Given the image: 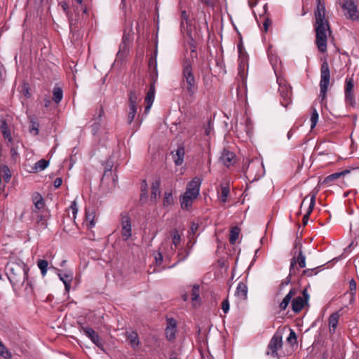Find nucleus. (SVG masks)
Segmentation results:
<instances>
[{"label": "nucleus", "instance_id": "f257e3e1", "mask_svg": "<svg viewBox=\"0 0 359 359\" xmlns=\"http://www.w3.org/2000/svg\"><path fill=\"white\" fill-rule=\"evenodd\" d=\"M318 4L315 11L316 44L318 50L323 53L327 50V34L330 30L328 21L325 19V7L320 0H317Z\"/></svg>", "mask_w": 359, "mask_h": 359}, {"label": "nucleus", "instance_id": "f03ea898", "mask_svg": "<svg viewBox=\"0 0 359 359\" xmlns=\"http://www.w3.org/2000/svg\"><path fill=\"white\" fill-rule=\"evenodd\" d=\"M197 54L194 49L191 50V58H186L182 64V84L186 88L187 93L193 97L197 91V85L193 73V58L196 57Z\"/></svg>", "mask_w": 359, "mask_h": 359}, {"label": "nucleus", "instance_id": "7ed1b4c3", "mask_svg": "<svg viewBox=\"0 0 359 359\" xmlns=\"http://www.w3.org/2000/svg\"><path fill=\"white\" fill-rule=\"evenodd\" d=\"M330 72L328 63L324 61L320 67V95L323 102L327 92L328 86L330 84Z\"/></svg>", "mask_w": 359, "mask_h": 359}, {"label": "nucleus", "instance_id": "20e7f679", "mask_svg": "<svg viewBox=\"0 0 359 359\" xmlns=\"http://www.w3.org/2000/svg\"><path fill=\"white\" fill-rule=\"evenodd\" d=\"M277 82L279 86L278 92L280 95V103L283 107H287L291 103V87L283 77L278 76Z\"/></svg>", "mask_w": 359, "mask_h": 359}, {"label": "nucleus", "instance_id": "39448f33", "mask_svg": "<svg viewBox=\"0 0 359 359\" xmlns=\"http://www.w3.org/2000/svg\"><path fill=\"white\" fill-rule=\"evenodd\" d=\"M7 276L11 283L13 290L16 293L20 294V290H18V283L20 282L21 278V267L19 264H11L7 268Z\"/></svg>", "mask_w": 359, "mask_h": 359}, {"label": "nucleus", "instance_id": "423d86ee", "mask_svg": "<svg viewBox=\"0 0 359 359\" xmlns=\"http://www.w3.org/2000/svg\"><path fill=\"white\" fill-rule=\"evenodd\" d=\"M342 8L346 11V16L353 20H359V11L355 4V0H344Z\"/></svg>", "mask_w": 359, "mask_h": 359}, {"label": "nucleus", "instance_id": "0eeeda50", "mask_svg": "<svg viewBox=\"0 0 359 359\" xmlns=\"http://www.w3.org/2000/svg\"><path fill=\"white\" fill-rule=\"evenodd\" d=\"M121 235L124 241L128 240L132 236L131 220L126 213L121 215Z\"/></svg>", "mask_w": 359, "mask_h": 359}, {"label": "nucleus", "instance_id": "6e6552de", "mask_svg": "<svg viewBox=\"0 0 359 359\" xmlns=\"http://www.w3.org/2000/svg\"><path fill=\"white\" fill-rule=\"evenodd\" d=\"M282 336L279 334H275L268 345L267 355L274 358L278 357V350L282 347Z\"/></svg>", "mask_w": 359, "mask_h": 359}, {"label": "nucleus", "instance_id": "1a4fd4ad", "mask_svg": "<svg viewBox=\"0 0 359 359\" xmlns=\"http://www.w3.org/2000/svg\"><path fill=\"white\" fill-rule=\"evenodd\" d=\"M81 330L83 333L91 340V341L95 344L98 348L103 350V343L99 335L95 331L90 327L81 326Z\"/></svg>", "mask_w": 359, "mask_h": 359}, {"label": "nucleus", "instance_id": "9d476101", "mask_svg": "<svg viewBox=\"0 0 359 359\" xmlns=\"http://www.w3.org/2000/svg\"><path fill=\"white\" fill-rule=\"evenodd\" d=\"M345 86V100L346 102L353 105L355 103V97L353 94L354 83L353 78H346Z\"/></svg>", "mask_w": 359, "mask_h": 359}, {"label": "nucleus", "instance_id": "9b49d317", "mask_svg": "<svg viewBox=\"0 0 359 359\" xmlns=\"http://www.w3.org/2000/svg\"><path fill=\"white\" fill-rule=\"evenodd\" d=\"M309 294L306 290L303 292V297L299 296L293 299L292 302V309L294 313H299L302 311L304 304L308 301Z\"/></svg>", "mask_w": 359, "mask_h": 359}, {"label": "nucleus", "instance_id": "f8f14e48", "mask_svg": "<svg viewBox=\"0 0 359 359\" xmlns=\"http://www.w3.org/2000/svg\"><path fill=\"white\" fill-rule=\"evenodd\" d=\"M201 182L202 180L200 177H194L188 183L186 191L190 193L191 195H194V196H198L199 195Z\"/></svg>", "mask_w": 359, "mask_h": 359}, {"label": "nucleus", "instance_id": "ddd939ff", "mask_svg": "<svg viewBox=\"0 0 359 359\" xmlns=\"http://www.w3.org/2000/svg\"><path fill=\"white\" fill-rule=\"evenodd\" d=\"M27 130L32 136H36L39 133V118L35 116H28Z\"/></svg>", "mask_w": 359, "mask_h": 359}, {"label": "nucleus", "instance_id": "4468645a", "mask_svg": "<svg viewBox=\"0 0 359 359\" xmlns=\"http://www.w3.org/2000/svg\"><path fill=\"white\" fill-rule=\"evenodd\" d=\"M198 196H194V195H191L190 193L185 191L184 194L180 197L182 208L189 209L192 205L194 200Z\"/></svg>", "mask_w": 359, "mask_h": 359}, {"label": "nucleus", "instance_id": "2eb2a0df", "mask_svg": "<svg viewBox=\"0 0 359 359\" xmlns=\"http://www.w3.org/2000/svg\"><path fill=\"white\" fill-rule=\"evenodd\" d=\"M185 155L184 147H179L175 151L172 152V159L175 164L177 166L182 165L184 163V158Z\"/></svg>", "mask_w": 359, "mask_h": 359}, {"label": "nucleus", "instance_id": "dca6fc26", "mask_svg": "<svg viewBox=\"0 0 359 359\" xmlns=\"http://www.w3.org/2000/svg\"><path fill=\"white\" fill-rule=\"evenodd\" d=\"M176 322L173 319L168 320V325L165 329V335L168 340L171 341L175 338L176 334Z\"/></svg>", "mask_w": 359, "mask_h": 359}, {"label": "nucleus", "instance_id": "f3484780", "mask_svg": "<svg viewBox=\"0 0 359 359\" xmlns=\"http://www.w3.org/2000/svg\"><path fill=\"white\" fill-rule=\"evenodd\" d=\"M297 263L299 264L300 268H304L306 266V257L303 255L302 251H299L297 259H296L294 257L291 259L290 266V274H292Z\"/></svg>", "mask_w": 359, "mask_h": 359}, {"label": "nucleus", "instance_id": "a211bd4d", "mask_svg": "<svg viewBox=\"0 0 359 359\" xmlns=\"http://www.w3.org/2000/svg\"><path fill=\"white\" fill-rule=\"evenodd\" d=\"M234 158L235 154L233 152L224 149L220 156V161L224 165L229 167L233 165Z\"/></svg>", "mask_w": 359, "mask_h": 359}, {"label": "nucleus", "instance_id": "6ab92c4d", "mask_svg": "<svg viewBox=\"0 0 359 359\" xmlns=\"http://www.w3.org/2000/svg\"><path fill=\"white\" fill-rule=\"evenodd\" d=\"M235 295L241 300H245L248 297V287L243 283L239 282L236 290Z\"/></svg>", "mask_w": 359, "mask_h": 359}, {"label": "nucleus", "instance_id": "aec40b11", "mask_svg": "<svg viewBox=\"0 0 359 359\" xmlns=\"http://www.w3.org/2000/svg\"><path fill=\"white\" fill-rule=\"evenodd\" d=\"M142 100L141 91L138 89H133L129 93V105L137 106Z\"/></svg>", "mask_w": 359, "mask_h": 359}, {"label": "nucleus", "instance_id": "412c9836", "mask_svg": "<svg viewBox=\"0 0 359 359\" xmlns=\"http://www.w3.org/2000/svg\"><path fill=\"white\" fill-rule=\"evenodd\" d=\"M49 165V161L45 159H41L37 161L34 166L31 168V170L26 169L29 172H36L39 170H43Z\"/></svg>", "mask_w": 359, "mask_h": 359}, {"label": "nucleus", "instance_id": "4be33fe9", "mask_svg": "<svg viewBox=\"0 0 359 359\" xmlns=\"http://www.w3.org/2000/svg\"><path fill=\"white\" fill-rule=\"evenodd\" d=\"M32 200L36 209L41 210L44 208L45 203L40 194L37 192L34 193L32 196Z\"/></svg>", "mask_w": 359, "mask_h": 359}, {"label": "nucleus", "instance_id": "5701e85b", "mask_svg": "<svg viewBox=\"0 0 359 359\" xmlns=\"http://www.w3.org/2000/svg\"><path fill=\"white\" fill-rule=\"evenodd\" d=\"M11 177V171L7 165H0V182L4 180L6 183L8 182Z\"/></svg>", "mask_w": 359, "mask_h": 359}, {"label": "nucleus", "instance_id": "b1692460", "mask_svg": "<svg viewBox=\"0 0 359 359\" xmlns=\"http://www.w3.org/2000/svg\"><path fill=\"white\" fill-rule=\"evenodd\" d=\"M0 130L3 134L4 137L5 139H8L9 141H11V134L8 129V124L6 121L3 118H0Z\"/></svg>", "mask_w": 359, "mask_h": 359}, {"label": "nucleus", "instance_id": "393cba45", "mask_svg": "<svg viewBox=\"0 0 359 359\" xmlns=\"http://www.w3.org/2000/svg\"><path fill=\"white\" fill-rule=\"evenodd\" d=\"M160 186H161V181L160 180H156L155 182L152 183L151 185V199H156L158 196H160L161 191H160Z\"/></svg>", "mask_w": 359, "mask_h": 359}, {"label": "nucleus", "instance_id": "a878e982", "mask_svg": "<svg viewBox=\"0 0 359 359\" xmlns=\"http://www.w3.org/2000/svg\"><path fill=\"white\" fill-rule=\"evenodd\" d=\"M295 294V291L294 290H290V292L286 294L283 301L280 304V308L281 310H285L287 307L290 302L291 301L292 297Z\"/></svg>", "mask_w": 359, "mask_h": 359}, {"label": "nucleus", "instance_id": "bb28decb", "mask_svg": "<svg viewBox=\"0 0 359 359\" xmlns=\"http://www.w3.org/2000/svg\"><path fill=\"white\" fill-rule=\"evenodd\" d=\"M63 92L62 90L57 86H55L53 91V100L55 103H59L62 100Z\"/></svg>", "mask_w": 359, "mask_h": 359}, {"label": "nucleus", "instance_id": "cd10ccee", "mask_svg": "<svg viewBox=\"0 0 359 359\" xmlns=\"http://www.w3.org/2000/svg\"><path fill=\"white\" fill-rule=\"evenodd\" d=\"M170 236L172 237V245L177 248L181 241L180 236L178 233V231L176 229H174L170 231Z\"/></svg>", "mask_w": 359, "mask_h": 359}, {"label": "nucleus", "instance_id": "c85d7f7f", "mask_svg": "<svg viewBox=\"0 0 359 359\" xmlns=\"http://www.w3.org/2000/svg\"><path fill=\"white\" fill-rule=\"evenodd\" d=\"M239 233L240 229L238 226L231 228L229 235V242L231 244H234L236 242Z\"/></svg>", "mask_w": 359, "mask_h": 359}, {"label": "nucleus", "instance_id": "c756f323", "mask_svg": "<svg viewBox=\"0 0 359 359\" xmlns=\"http://www.w3.org/2000/svg\"><path fill=\"white\" fill-rule=\"evenodd\" d=\"M339 317L338 313H334L329 318V325L330 328H332L333 331H334L337 327Z\"/></svg>", "mask_w": 359, "mask_h": 359}, {"label": "nucleus", "instance_id": "7c9ffc66", "mask_svg": "<svg viewBox=\"0 0 359 359\" xmlns=\"http://www.w3.org/2000/svg\"><path fill=\"white\" fill-rule=\"evenodd\" d=\"M37 266L41 271V275L44 277L47 273L48 262L45 259H39L37 261Z\"/></svg>", "mask_w": 359, "mask_h": 359}, {"label": "nucleus", "instance_id": "2f4dec72", "mask_svg": "<svg viewBox=\"0 0 359 359\" xmlns=\"http://www.w3.org/2000/svg\"><path fill=\"white\" fill-rule=\"evenodd\" d=\"M95 212L94 211H86V222L88 223V228H92L95 225V222H94V220H95Z\"/></svg>", "mask_w": 359, "mask_h": 359}, {"label": "nucleus", "instance_id": "473e14b6", "mask_svg": "<svg viewBox=\"0 0 359 359\" xmlns=\"http://www.w3.org/2000/svg\"><path fill=\"white\" fill-rule=\"evenodd\" d=\"M229 188L227 186L221 185V194L219 195V200L223 203L227 201L228 196L229 194Z\"/></svg>", "mask_w": 359, "mask_h": 359}, {"label": "nucleus", "instance_id": "72a5a7b5", "mask_svg": "<svg viewBox=\"0 0 359 359\" xmlns=\"http://www.w3.org/2000/svg\"><path fill=\"white\" fill-rule=\"evenodd\" d=\"M137 107L135 105H129V112L127 117V121L128 124H130L136 115Z\"/></svg>", "mask_w": 359, "mask_h": 359}, {"label": "nucleus", "instance_id": "f704fd0d", "mask_svg": "<svg viewBox=\"0 0 359 359\" xmlns=\"http://www.w3.org/2000/svg\"><path fill=\"white\" fill-rule=\"evenodd\" d=\"M154 95H155V88L154 86H151L149 90H148L146 97L145 102L147 104H152L154 100Z\"/></svg>", "mask_w": 359, "mask_h": 359}, {"label": "nucleus", "instance_id": "c9c22d12", "mask_svg": "<svg viewBox=\"0 0 359 359\" xmlns=\"http://www.w3.org/2000/svg\"><path fill=\"white\" fill-rule=\"evenodd\" d=\"M173 204V197L171 192L165 191L163 196V205L170 206Z\"/></svg>", "mask_w": 359, "mask_h": 359}, {"label": "nucleus", "instance_id": "e433bc0d", "mask_svg": "<svg viewBox=\"0 0 359 359\" xmlns=\"http://www.w3.org/2000/svg\"><path fill=\"white\" fill-rule=\"evenodd\" d=\"M310 120L311 122V128L313 129L316 127L318 121V113L316 109L313 107H312V114Z\"/></svg>", "mask_w": 359, "mask_h": 359}, {"label": "nucleus", "instance_id": "4c0bfd02", "mask_svg": "<svg viewBox=\"0 0 359 359\" xmlns=\"http://www.w3.org/2000/svg\"><path fill=\"white\" fill-rule=\"evenodd\" d=\"M129 50V44L127 42L121 43L119 47V50L117 53L118 57H122L128 53Z\"/></svg>", "mask_w": 359, "mask_h": 359}, {"label": "nucleus", "instance_id": "58836bf2", "mask_svg": "<svg viewBox=\"0 0 359 359\" xmlns=\"http://www.w3.org/2000/svg\"><path fill=\"white\" fill-rule=\"evenodd\" d=\"M316 193H313L311 196L309 206L306 213L307 215H310V214L311 213V212L313 210V208H314V205L316 203Z\"/></svg>", "mask_w": 359, "mask_h": 359}, {"label": "nucleus", "instance_id": "ea45409f", "mask_svg": "<svg viewBox=\"0 0 359 359\" xmlns=\"http://www.w3.org/2000/svg\"><path fill=\"white\" fill-rule=\"evenodd\" d=\"M36 222L39 226H41L42 229H45L47 226L46 219L41 215L36 214Z\"/></svg>", "mask_w": 359, "mask_h": 359}, {"label": "nucleus", "instance_id": "a19ab883", "mask_svg": "<svg viewBox=\"0 0 359 359\" xmlns=\"http://www.w3.org/2000/svg\"><path fill=\"white\" fill-rule=\"evenodd\" d=\"M199 298V286L194 285L191 292V299L193 302L197 301Z\"/></svg>", "mask_w": 359, "mask_h": 359}, {"label": "nucleus", "instance_id": "79ce46f5", "mask_svg": "<svg viewBox=\"0 0 359 359\" xmlns=\"http://www.w3.org/2000/svg\"><path fill=\"white\" fill-rule=\"evenodd\" d=\"M128 339L133 346L139 345L140 341L137 333L133 332L132 334H130Z\"/></svg>", "mask_w": 359, "mask_h": 359}, {"label": "nucleus", "instance_id": "37998d69", "mask_svg": "<svg viewBox=\"0 0 359 359\" xmlns=\"http://www.w3.org/2000/svg\"><path fill=\"white\" fill-rule=\"evenodd\" d=\"M287 341L288 343L291 344H297V336L296 333L293 330H290V332L289 336L287 338Z\"/></svg>", "mask_w": 359, "mask_h": 359}, {"label": "nucleus", "instance_id": "c03bdc74", "mask_svg": "<svg viewBox=\"0 0 359 359\" xmlns=\"http://www.w3.org/2000/svg\"><path fill=\"white\" fill-rule=\"evenodd\" d=\"M156 56H157V50H156L154 53V57H151L149 59V66L150 68H154V69H156V67H157Z\"/></svg>", "mask_w": 359, "mask_h": 359}, {"label": "nucleus", "instance_id": "a18cd8bd", "mask_svg": "<svg viewBox=\"0 0 359 359\" xmlns=\"http://www.w3.org/2000/svg\"><path fill=\"white\" fill-rule=\"evenodd\" d=\"M349 171L348 170H345V171H343V172H336V173H334L332 175H330V176H328L326 179L327 181L328 180H334V179H337L338 177H339L341 175H344L346 173H348Z\"/></svg>", "mask_w": 359, "mask_h": 359}, {"label": "nucleus", "instance_id": "49530a36", "mask_svg": "<svg viewBox=\"0 0 359 359\" xmlns=\"http://www.w3.org/2000/svg\"><path fill=\"white\" fill-rule=\"evenodd\" d=\"M188 256H189V252L185 250L181 249L178 253V257H179L178 262L184 261V259H186V258Z\"/></svg>", "mask_w": 359, "mask_h": 359}, {"label": "nucleus", "instance_id": "de8ad7c7", "mask_svg": "<svg viewBox=\"0 0 359 359\" xmlns=\"http://www.w3.org/2000/svg\"><path fill=\"white\" fill-rule=\"evenodd\" d=\"M0 355L3 356L5 358H6L9 355V353L6 349L5 346L2 344V342L1 341H0Z\"/></svg>", "mask_w": 359, "mask_h": 359}, {"label": "nucleus", "instance_id": "09e8293b", "mask_svg": "<svg viewBox=\"0 0 359 359\" xmlns=\"http://www.w3.org/2000/svg\"><path fill=\"white\" fill-rule=\"evenodd\" d=\"M65 277L67 278V279H68V281L65 283L64 285L65 287V290L69 292L71 286V282L72 280V275L65 273Z\"/></svg>", "mask_w": 359, "mask_h": 359}, {"label": "nucleus", "instance_id": "8fccbe9b", "mask_svg": "<svg viewBox=\"0 0 359 359\" xmlns=\"http://www.w3.org/2000/svg\"><path fill=\"white\" fill-rule=\"evenodd\" d=\"M349 288L351 292V295L354 296L356 290V283L353 279H351L349 282Z\"/></svg>", "mask_w": 359, "mask_h": 359}, {"label": "nucleus", "instance_id": "3c124183", "mask_svg": "<svg viewBox=\"0 0 359 359\" xmlns=\"http://www.w3.org/2000/svg\"><path fill=\"white\" fill-rule=\"evenodd\" d=\"M70 208L72 210V213H73V215H74V219H75L76 218V215L78 212V208H77V204H76V201H74L72 202Z\"/></svg>", "mask_w": 359, "mask_h": 359}, {"label": "nucleus", "instance_id": "603ef678", "mask_svg": "<svg viewBox=\"0 0 359 359\" xmlns=\"http://www.w3.org/2000/svg\"><path fill=\"white\" fill-rule=\"evenodd\" d=\"M222 309L224 313H226L229 311V302L228 299H225L223 301L222 304Z\"/></svg>", "mask_w": 359, "mask_h": 359}, {"label": "nucleus", "instance_id": "864d4df0", "mask_svg": "<svg viewBox=\"0 0 359 359\" xmlns=\"http://www.w3.org/2000/svg\"><path fill=\"white\" fill-rule=\"evenodd\" d=\"M141 189H142V191L143 192L142 195L144 196H147V182L146 180H143L142 182V186H141Z\"/></svg>", "mask_w": 359, "mask_h": 359}, {"label": "nucleus", "instance_id": "5fc2aeb1", "mask_svg": "<svg viewBox=\"0 0 359 359\" xmlns=\"http://www.w3.org/2000/svg\"><path fill=\"white\" fill-rule=\"evenodd\" d=\"M62 184V179L61 177H57L55 180L53 185L55 188H59Z\"/></svg>", "mask_w": 359, "mask_h": 359}, {"label": "nucleus", "instance_id": "6e6d98bb", "mask_svg": "<svg viewBox=\"0 0 359 359\" xmlns=\"http://www.w3.org/2000/svg\"><path fill=\"white\" fill-rule=\"evenodd\" d=\"M156 262L157 264H161L163 261V255L161 252H158L157 255L155 257Z\"/></svg>", "mask_w": 359, "mask_h": 359}, {"label": "nucleus", "instance_id": "4d7b16f0", "mask_svg": "<svg viewBox=\"0 0 359 359\" xmlns=\"http://www.w3.org/2000/svg\"><path fill=\"white\" fill-rule=\"evenodd\" d=\"M351 231H355L357 232L359 231V226H358V223L354 222V223H351L350 226Z\"/></svg>", "mask_w": 359, "mask_h": 359}, {"label": "nucleus", "instance_id": "13d9d810", "mask_svg": "<svg viewBox=\"0 0 359 359\" xmlns=\"http://www.w3.org/2000/svg\"><path fill=\"white\" fill-rule=\"evenodd\" d=\"M203 4L208 6H213L215 4V0H201Z\"/></svg>", "mask_w": 359, "mask_h": 359}, {"label": "nucleus", "instance_id": "bf43d9fd", "mask_svg": "<svg viewBox=\"0 0 359 359\" xmlns=\"http://www.w3.org/2000/svg\"><path fill=\"white\" fill-rule=\"evenodd\" d=\"M292 274L290 273L289 276L286 278V279L285 280L282 281V283L280 284L281 287H284L285 285H287L290 283V280H291L290 276Z\"/></svg>", "mask_w": 359, "mask_h": 359}, {"label": "nucleus", "instance_id": "052dcab7", "mask_svg": "<svg viewBox=\"0 0 359 359\" xmlns=\"http://www.w3.org/2000/svg\"><path fill=\"white\" fill-rule=\"evenodd\" d=\"M61 6H62L63 11L66 13V14L68 15L69 14V12H68L69 6H68V4L66 2H62L61 3Z\"/></svg>", "mask_w": 359, "mask_h": 359}, {"label": "nucleus", "instance_id": "680f3d73", "mask_svg": "<svg viewBox=\"0 0 359 359\" xmlns=\"http://www.w3.org/2000/svg\"><path fill=\"white\" fill-rule=\"evenodd\" d=\"M197 229H198V224H195V223H192L191 225V228H190L191 233H195V232L197 231Z\"/></svg>", "mask_w": 359, "mask_h": 359}, {"label": "nucleus", "instance_id": "e2e57ef3", "mask_svg": "<svg viewBox=\"0 0 359 359\" xmlns=\"http://www.w3.org/2000/svg\"><path fill=\"white\" fill-rule=\"evenodd\" d=\"M58 276H59L60 280H62L63 283L68 281V279H67V278L65 277V274L62 275V274L59 273Z\"/></svg>", "mask_w": 359, "mask_h": 359}, {"label": "nucleus", "instance_id": "0e129e2a", "mask_svg": "<svg viewBox=\"0 0 359 359\" xmlns=\"http://www.w3.org/2000/svg\"><path fill=\"white\" fill-rule=\"evenodd\" d=\"M269 25H270V22L268 19H266L264 22V28L265 32H267Z\"/></svg>", "mask_w": 359, "mask_h": 359}, {"label": "nucleus", "instance_id": "69168bd1", "mask_svg": "<svg viewBox=\"0 0 359 359\" xmlns=\"http://www.w3.org/2000/svg\"><path fill=\"white\" fill-rule=\"evenodd\" d=\"M309 215H307L306 214L304 215L303 217V224L306 225L308 222Z\"/></svg>", "mask_w": 359, "mask_h": 359}, {"label": "nucleus", "instance_id": "338daca9", "mask_svg": "<svg viewBox=\"0 0 359 359\" xmlns=\"http://www.w3.org/2000/svg\"><path fill=\"white\" fill-rule=\"evenodd\" d=\"M124 42H127L129 44V37L128 36H126V34H123L121 43H124Z\"/></svg>", "mask_w": 359, "mask_h": 359}, {"label": "nucleus", "instance_id": "774afa93", "mask_svg": "<svg viewBox=\"0 0 359 359\" xmlns=\"http://www.w3.org/2000/svg\"><path fill=\"white\" fill-rule=\"evenodd\" d=\"M11 154L13 157H14L15 156H16L18 154L17 151L15 148H12L11 149Z\"/></svg>", "mask_w": 359, "mask_h": 359}]
</instances>
